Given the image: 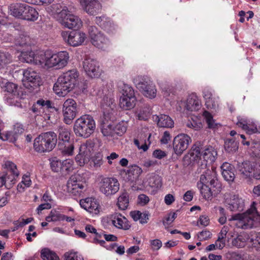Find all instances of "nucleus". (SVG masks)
<instances>
[{
  "label": "nucleus",
  "instance_id": "nucleus-54",
  "mask_svg": "<svg viewBox=\"0 0 260 260\" xmlns=\"http://www.w3.org/2000/svg\"><path fill=\"white\" fill-rule=\"evenodd\" d=\"M5 165L6 168L9 169L14 176H18L19 175L16 165L14 163L10 161H7L5 162Z\"/></svg>",
  "mask_w": 260,
  "mask_h": 260
},
{
  "label": "nucleus",
  "instance_id": "nucleus-58",
  "mask_svg": "<svg viewBox=\"0 0 260 260\" xmlns=\"http://www.w3.org/2000/svg\"><path fill=\"white\" fill-rule=\"evenodd\" d=\"M150 245L153 250H158L162 246V243L158 239H155L150 241Z\"/></svg>",
  "mask_w": 260,
  "mask_h": 260
},
{
  "label": "nucleus",
  "instance_id": "nucleus-56",
  "mask_svg": "<svg viewBox=\"0 0 260 260\" xmlns=\"http://www.w3.org/2000/svg\"><path fill=\"white\" fill-rule=\"evenodd\" d=\"M149 201V198L146 194H141L138 197L137 203L141 206L146 205Z\"/></svg>",
  "mask_w": 260,
  "mask_h": 260
},
{
  "label": "nucleus",
  "instance_id": "nucleus-36",
  "mask_svg": "<svg viewBox=\"0 0 260 260\" xmlns=\"http://www.w3.org/2000/svg\"><path fill=\"white\" fill-rule=\"evenodd\" d=\"M86 74L91 78H98L102 73L100 66H83Z\"/></svg>",
  "mask_w": 260,
  "mask_h": 260
},
{
  "label": "nucleus",
  "instance_id": "nucleus-31",
  "mask_svg": "<svg viewBox=\"0 0 260 260\" xmlns=\"http://www.w3.org/2000/svg\"><path fill=\"white\" fill-rule=\"evenodd\" d=\"M58 147L63 155L71 156L74 153V145L73 141L58 143Z\"/></svg>",
  "mask_w": 260,
  "mask_h": 260
},
{
  "label": "nucleus",
  "instance_id": "nucleus-50",
  "mask_svg": "<svg viewBox=\"0 0 260 260\" xmlns=\"http://www.w3.org/2000/svg\"><path fill=\"white\" fill-rule=\"evenodd\" d=\"M205 105L208 109L216 110L218 107V102L217 99L212 97L206 100Z\"/></svg>",
  "mask_w": 260,
  "mask_h": 260
},
{
  "label": "nucleus",
  "instance_id": "nucleus-37",
  "mask_svg": "<svg viewBox=\"0 0 260 260\" xmlns=\"http://www.w3.org/2000/svg\"><path fill=\"white\" fill-rule=\"evenodd\" d=\"M249 237L247 234L243 233L238 235L232 241V244L237 247H243Z\"/></svg>",
  "mask_w": 260,
  "mask_h": 260
},
{
  "label": "nucleus",
  "instance_id": "nucleus-10",
  "mask_svg": "<svg viewBox=\"0 0 260 260\" xmlns=\"http://www.w3.org/2000/svg\"><path fill=\"white\" fill-rule=\"evenodd\" d=\"M118 180L113 177L103 178L99 183L100 191L107 197L115 194L119 189Z\"/></svg>",
  "mask_w": 260,
  "mask_h": 260
},
{
  "label": "nucleus",
  "instance_id": "nucleus-2",
  "mask_svg": "<svg viewBox=\"0 0 260 260\" xmlns=\"http://www.w3.org/2000/svg\"><path fill=\"white\" fill-rule=\"evenodd\" d=\"M79 73L76 70H71L60 75L53 86L56 94L63 96L73 90L76 84Z\"/></svg>",
  "mask_w": 260,
  "mask_h": 260
},
{
  "label": "nucleus",
  "instance_id": "nucleus-7",
  "mask_svg": "<svg viewBox=\"0 0 260 260\" xmlns=\"http://www.w3.org/2000/svg\"><path fill=\"white\" fill-rule=\"evenodd\" d=\"M88 33L92 44L102 50H105L110 45L109 39L94 26H90Z\"/></svg>",
  "mask_w": 260,
  "mask_h": 260
},
{
  "label": "nucleus",
  "instance_id": "nucleus-11",
  "mask_svg": "<svg viewBox=\"0 0 260 260\" xmlns=\"http://www.w3.org/2000/svg\"><path fill=\"white\" fill-rule=\"evenodd\" d=\"M78 112L76 102L72 99H68L64 102L62 113L64 122L67 124L72 123Z\"/></svg>",
  "mask_w": 260,
  "mask_h": 260
},
{
  "label": "nucleus",
  "instance_id": "nucleus-60",
  "mask_svg": "<svg viewBox=\"0 0 260 260\" xmlns=\"http://www.w3.org/2000/svg\"><path fill=\"white\" fill-rule=\"evenodd\" d=\"M229 231V227L228 226H224L218 234V238L219 240H224L226 237V234Z\"/></svg>",
  "mask_w": 260,
  "mask_h": 260
},
{
  "label": "nucleus",
  "instance_id": "nucleus-12",
  "mask_svg": "<svg viewBox=\"0 0 260 260\" xmlns=\"http://www.w3.org/2000/svg\"><path fill=\"white\" fill-rule=\"evenodd\" d=\"M92 144L87 141L80 145L79 153L76 157V161L80 166L88 162L93 151Z\"/></svg>",
  "mask_w": 260,
  "mask_h": 260
},
{
  "label": "nucleus",
  "instance_id": "nucleus-61",
  "mask_svg": "<svg viewBox=\"0 0 260 260\" xmlns=\"http://www.w3.org/2000/svg\"><path fill=\"white\" fill-rule=\"evenodd\" d=\"M199 223L201 225L206 226L209 223V218L207 216L202 215L199 218Z\"/></svg>",
  "mask_w": 260,
  "mask_h": 260
},
{
  "label": "nucleus",
  "instance_id": "nucleus-8",
  "mask_svg": "<svg viewBox=\"0 0 260 260\" xmlns=\"http://www.w3.org/2000/svg\"><path fill=\"white\" fill-rule=\"evenodd\" d=\"M255 203L253 202L250 209L246 213L238 214L234 216L233 219L237 220V226L243 229H247L252 228L254 224L253 214L256 211Z\"/></svg>",
  "mask_w": 260,
  "mask_h": 260
},
{
  "label": "nucleus",
  "instance_id": "nucleus-24",
  "mask_svg": "<svg viewBox=\"0 0 260 260\" xmlns=\"http://www.w3.org/2000/svg\"><path fill=\"white\" fill-rule=\"evenodd\" d=\"M216 180V173L215 171L212 168L211 170L207 169L205 171L203 172V174L201 175L200 181L198 183L215 186V183Z\"/></svg>",
  "mask_w": 260,
  "mask_h": 260
},
{
  "label": "nucleus",
  "instance_id": "nucleus-49",
  "mask_svg": "<svg viewBox=\"0 0 260 260\" xmlns=\"http://www.w3.org/2000/svg\"><path fill=\"white\" fill-rule=\"evenodd\" d=\"M2 88L7 93H18L17 85L12 82H7Z\"/></svg>",
  "mask_w": 260,
  "mask_h": 260
},
{
  "label": "nucleus",
  "instance_id": "nucleus-18",
  "mask_svg": "<svg viewBox=\"0 0 260 260\" xmlns=\"http://www.w3.org/2000/svg\"><path fill=\"white\" fill-rule=\"evenodd\" d=\"M83 10L90 15H97L102 9V5L98 0H80Z\"/></svg>",
  "mask_w": 260,
  "mask_h": 260
},
{
  "label": "nucleus",
  "instance_id": "nucleus-43",
  "mask_svg": "<svg viewBox=\"0 0 260 260\" xmlns=\"http://www.w3.org/2000/svg\"><path fill=\"white\" fill-rule=\"evenodd\" d=\"M197 186L200 190L201 193L205 199L208 200L212 197V193L209 187L210 185L198 183Z\"/></svg>",
  "mask_w": 260,
  "mask_h": 260
},
{
  "label": "nucleus",
  "instance_id": "nucleus-17",
  "mask_svg": "<svg viewBox=\"0 0 260 260\" xmlns=\"http://www.w3.org/2000/svg\"><path fill=\"white\" fill-rule=\"evenodd\" d=\"M225 202L231 211H242L243 210L244 200L238 194L225 195Z\"/></svg>",
  "mask_w": 260,
  "mask_h": 260
},
{
  "label": "nucleus",
  "instance_id": "nucleus-6",
  "mask_svg": "<svg viewBox=\"0 0 260 260\" xmlns=\"http://www.w3.org/2000/svg\"><path fill=\"white\" fill-rule=\"evenodd\" d=\"M134 83L145 96L150 99L156 97V86L150 77L145 75L137 76L134 79Z\"/></svg>",
  "mask_w": 260,
  "mask_h": 260
},
{
  "label": "nucleus",
  "instance_id": "nucleus-25",
  "mask_svg": "<svg viewBox=\"0 0 260 260\" xmlns=\"http://www.w3.org/2000/svg\"><path fill=\"white\" fill-rule=\"evenodd\" d=\"M254 164V162L246 161L242 163H239L238 165L237 169L243 178H251L252 171Z\"/></svg>",
  "mask_w": 260,
  "mask_h": 260
},
{
  "label": "nucleus",
  "instance_id": "nucleus-64",
  "mask_svg": "<svg viewBox=\"0 0 260 260\" xmlns=\"http://www.w3.org/2000/svg\"><path fill=\"white\" fill-rule=\"evenodd\" d=\"M106 101L107 103L106 105L109 107V109H108V111H109L110 110H113L116 107L114 99L111 98H107Z\"/></svg>",
  "mask_w": 260,
  "mask_h": 260
},
{
  "label": "nucleus",
  "instance_id": "nucleus-4",
  "mask_svg": "<svg viewBox=\"0 0 260 260\" xmlns=\"http://www.w3.org/2000/svg\"><path fill=\"white\" fill-rule=\"evenodd\" d=\"M95 127V122L92 116L84 115L76 120L73 129L77 136L86 139L94 133Z\"/></svg>",
  "mask_w": 260,
  "mask_h": 260
},
{
  "label": "nucleus",
  "instance_id": "nucleus-21",
  "mask_svg": "<svg viewBox=\"0 0 260 260\" xmlns=\"http://www.w3.org/2000/svg\"><path fill=\"white\" fill-rule=\"evenodd\" d=\"M63 26L69 29H78L82 25L81 19L77 16L68 12L59 22Z\"/></svg>",
  "mask_w": 260,
  "mask_h": 260
},
{
  "label": "nucleus",
  "instance_id": "nucleus-33",
  "mask_svg": "<svg viewBox=\"0 0 260 260\" xmlns=\"http://www.w3.org/2000/svg\"><path fill=\"white\" fill-rule=\"evenodd\" d=\"M70 135V132L68 128L64 126L59 127L58 129V143L71 141Z\"/></svg>",
  "mask_w": 260,
  "mask_h": 260
},
{
  "label": "nucleus",
  "instance_id": "nucleus-38",
  "mask_svg": "<svg viewBox=\"0 0 260 260\" xmlns=\"http://www.w3.org/2000/svg\"><path fill=\"white\" fill-rule=\"evenodd\" d=\"M64 260H84L83 255L73 249L66 252L63 254Z\"/></svg>",
  "mask_w": 260,
  "mask_h": 260
},
{
  "label": "nucleus",
  "instance_id": "nucleus-29",
  "mask_svg": "<svg viewBox=\"0 0 260 260\" xmlns=\"http://www.w3.org/2000/svg\"><path fill=\"white\" fill-rule=\"evenodd\" d=\"M95 21L98 25L108 32H112L115 28L113 23L105 16L96 17Z\"/></svg>",
  "mask_w": 260,
  "mask_h": 260
},
{
  "label": "nucleus",
  "instance_id": "nucleus-62",
  "mask_svg": "<svg viewBox=\"0 0 260 260\" xmlns=\"http://www.w3.org/2000/svg\"><path fill=\"white\" fill-rule=\"evenodd\" d=\"M98 63L96 60L90 57L86 56L83 61V65H93Z\"/></svg>",
  "mask_w": 260,
  "mask_h": 260
},
{
  "label": "nucleus",
  "instance_id": "nucleus-40",
  "mask_svg": "<svg viewBox=\"0 0 260 260\" xmlns=\"http://www.w3.org/2000/svg\"><path fill=\"white\" fill-rule=\"evenodd\" d=\"M41 256L44 260H59V257L54 252L47 248L42 250Z\"/></svg>",
  "mask_w": 260,
  "mask_h": 260
},
{
  "label": "nucleus",
  "instance_id": "nucleus-59",
  "mask_svg": "<svg viewBox=\"0 0 260 260\" xmlns=\"http://www.w3.org/2000/svg\"><path fill=\"white\" fill-rule=\"evenodd\" d=\"M227 260H244L241 255L235 252L229 253L226 255Z\"/></svg>",
  "mask_w": 260,
  "mask_h": 260
},
{
  "label": "nucleus",
  "instance_id": "nucleus-47",
  "mask_svg": "<svg viewBox=\"0 0 260 260\" xmlns=\"http://www.w3.org/2000/svg\"><path fill=\"white\" fill-rule=\"evenodd\" d=\"M12 60V56L8 52L0 51V65L9 64Z\"/></svg>",
  "mask_w": 260,
  "mask_h": 260
},
{
  "label": "nucleus",
  "instance_id": "nucleus-53",
  "mask_svg": "<svg viewBox=\"0 0 260 260\" xmlns=\"http://www.w3.org/2000/svg\"><path fill=\"white\" fill-rule=\"evenodd\" d=\"M224 179L229 182H233L235 179L234 168L226 172H222Z\"/></svg>",
  "mask_w": 260,
  "mask_h": 260
},
{
  "label": "nucleus",
  "instance_id": "nucleus-63",
  "mask_svg": "<svg viewBox=\"0 0 260 260\" xmlns=\"http://www.w3.org/2000/svg\"><path fill=\"white\" fill-rule=\"evenodd\" d=\"M50 214L52 217L53 221H57L61 220L62 214L59 213L55 210H51Z\"/></svg>",
  "mask_w": 260,
  "mask_h": 260
},
{
  "label": "nucleus",
  "instance_id": "nucleus-1",
  "mask_svg": "<svg viewBox=\"0 0 260 260\" xmlns=\"http://www.w3.org/2000/svg\"><path fill=\"white\" fill-rule=\"evenodd\" d=\"M69 59V53L66 51H61L57 54H52L47 50L40 51L37 54L29 50L21 51L19 60L23 63H31L36 65H66Z\"/></svg>",
  "mask_w": 260,
  "mask_h": 260
},
{
  "label": "nucleus",
  "instance_id": "nucleus-39",
  "mask_svg": "<svg viewBox=\"0 0 260 260\" xmlns=\"http://www.w3.org/2000/svg\"><path fill=\"white\" fill-rule=\"evenodd\" d=\"M4 100L5 103L9 106H18L19 100L18 93H6Z\"/></svg>",
  "mask_w": 260,
  "mask_h": 260
},
{
  "label": "nucleus",
  "instance_id": "nucleus-44",
  "mask_svg": "<svg viewBox=\"0 0 260 260\" xmlns=\"http://www.w3.org/2000/svg\"><path fill=\"white\" fill-rule=\"evenodd\" d=\"M119 88L122 93L121 96H135L134 89L129 85L122 83L119 84Z\"/></svg>",
  "mask_w": 260,
  "mask_h": 260
},
{
  "label": "nucleus",
  "instance_id": "nucleus-57",
  "mask_svg": "<svg viewBox=\"0 0 260 260\" xmlns=\"http://www.w3.org/2000/svg\"><path fill=\"white\" fill-rule=\"evenodd\" d=\"M92 161L93 163V166L97 168H99L103 164V158L101 154H96L93 158Z\"/></svg>",
  "mask_w": 260,
  "mask_h": 260
},
{
  "label": "nucleus",
  "instance_id": "nucleus-22",
  "mask_svg": "<svg viewBox=\"0 0 260 260\" xmlns=\"http://www.w3.org/2000/svg\"><path fill=\"white\" fill-rule=\"evenodd\" d=\"M24 84L27 88L29 86L34 88L40 86L41 78L37 73L28 69L23 72Z\"/></svg>",
  "mask_w": 260,
  "mask_h": 260
},
{
  "label": "nucleus",
  "instance_id": "nucleus-26",
  "mask_svg": "<svg viewBox=\"0 0 260 260\" xmlns=\"http://www.w3.org/2000/svg\"><path fill=\"white\" fill-rule=\"evenodd\" d=\"M145 183L155 190L159 189L162 186L161 178L154 174H148L146 177Z\"/></svg>",
  "mask_w": 260,
  "mask_h": 260
},
{
  "label": "nucleus",
  "instance_id": "nucleus-20",
  "mask_svg": "<svg viewBox=\"0 0 260 260\" xmlns=\"http://www.w3.org/2000/svg\"><path fill=\"white\" fill-rule=\"evenodd\" d=\"M110 222L116 228L124 231L129 230L131 226L128 219L119 213L112 214L111 216Z\"/></svg>",
  "mask_w": 260,
  "mask_h": 260
},
{
  "label": "nucleus",
  "instance_id": "nucleus-32",
  "mask_svg": "<svg viewBox=\"0 0 260 260\" xmlns=\"http://www.w3.org/2000/svg\"><path fill=\"white\" fill-rule=\"evenodd\" d=\"M136 101L135 96H121L119 105L121 108L124 110H129L134 107Z\"/></svg>",
  "mask_w": 260,
  "mask_h": 260
},
{
  "label": "nucleus",
  "instance_id": "nucleus-27",
  "mask_svg": "<svg viewBox=\"0 0 260 260\" xmlns=\"http://www.w3.org/2000/svg\"><path fill=\"white\" fill-rule=\"evenodd\" d=\"M155 121L159 127L165 128H172L174 126V121L168 115L160 114L153 116Z\"/></svg>",
  "mask_w": 260,
  "mask_h": 260
},
{
  "label": "nucleus",
  "instance_id": "nucleus-48",
  "mask_svg": "<svg viewBox=\"0 0 260 260\" xmlns=\"http://www.w3.org/2000/svg\"><path fill=\"white\" fill-rule=\"evenodd\" d=\"M203 116L206 119V121L209 128H214L217 124L215 122L212 115L208 111H204Z\"/></svg>",
  "mask_w": 260,
  "mask_h": 260
},
{
  "label": "nucleus",
  "instance_id": "nucleus-28",
  "mask_svg": "<svg viewBox=\"0 0 260 260\" xmlns=\"http://www.w3.org/2000/svg\"><path fill=\"white\" fill-rule=\"evenodd\" d=\"M201 102L196 94H192L188 96L185 107L188 111H198L201 108Z\"/></svg>",
  "mask_w": 260,
  "mask_h": 260
},
{
  "label": "nucleus",
  "instance_id": "nucleus-35",
  "mask_svg": "<svg viewBox=\"0 0 260 260\" xmlns=\"http://www.w3.org/2000/svg\"><path fill=\"white\" fill-rule=\"evenodd\" d=\"M117 205L119 209L124 210L126 209L129 205L128 194L126 191H123L117 199Z\"/></svg>",
  "mask_w": 260,
  "mask_h": 260
},
{
  "label": "nucleus",
  "instance_id": "nucleus-15",
  "mask_svg": "<svg viewBox=\"0 0 260 260\" xmlns=\"http://www.w3.org/2000/svg\"><path fill=\"white\" fill-rule=\"evenodd\" d=\"M24 132L23 125L16 123L13 125V129L0 133V138L3 141H8L11 143H15L19 136Z\"/></svg>",
  "mask_w": 260,
  "mask_h": 260
},
{
  "label": "nucleus",
  "instance_id": "nucleus-51",
  "mask_svg": "<svg viewBox=\"0 0 260 260\" xmlns=\"http://www.w3.org/2000/svg\"><path fill=\"white\" fill-rule=\"evenodd\" d=\"M186 126L189 128H191L195 130L200 129L203 126L202 123L200 120H196L194 119L188 121Z\"/></svg>",
  "mask_w": 260,
  "mask_h": 260
},
{
  "label": "nucleus",
  "instance_id": "nucleus-9",
  "mask_svg": "<svg viewBox=\"0 0 260 260\" xmlns=\"http://www.w3.org/2000/svg\"><path fill=\"white\" fill-rule=\"evenodd\" d=\"M192 154L196 155L197 157L203 159L205 161V167H208V165L212 164L215 161L217 155V151L211 146H207L203 148L197 147L193 149Z\"/></svg>",
  "mask_w": 260,
  "mask_h": 260
},
{
  "label": "nucleus",
  "instance_id": "nucleus-23",
  "mask_svg": "<svg viewBox=\"0 0 260 260\" xmlns=\"http://www.w3.org/2000/svg\"><path fill=\"white\" fill-rule=\"evenodd\" d=\"M81 207L93 214H98L100 212V205L98 201L93 198H87L80 201Z\"/></svg>",
  "mask_w": 260,
  "mask_h": 260
},
{
  "label": "nucleus",
  "instance_id": "nucleus-42",
  "mask_svg": "<svg viewBox=\"0 0 260 260\" xmlns=\"http://www.w3.org/2000/svg\"><path fill=\"white\" fill-rule=\"evenodd\" d=\"M224 149L229 153L235 152L238 149V144L233 139H227L224 142Z\"/></svg>",
  "mask_w": 260,
  "mask_h": 260
},
{
  "label": "nucleus",
  "instance_id": "nucleus-30",
  "mask_svg": "<svg viewBox=\"0 0 260 260\" xmlns=\"http://www.w3.org/2000/svg\"><path fill=\"white\" fill-rule=\"evenodd\" d=\"M53 9L55 13V18L59 23L61 21V19H62L64 16H66L68 12H70L69 9L63 4L54 5Z\"/></svg>",
  "mask_w": 260,
  "mask_h": 260
},
{
  "label": "nucleus",
  "instance_id": "nucleus-16",
  "mask_svg": "<svg viewBox=\"0 0 260 260\" xmlns=\"http://www.w3.org/2000/svg\"><path fill=\"white\" fill-rule=\"evenodd\" d=\"M32 112L38 115L45 113L46 115H49L48 112L56 111L54 107L52 106L51 102L49 100L40 99L34 104L31 108Z\"/></svg>",
  "mask_w": 260,
  "mask_h": 260
},
{
  "label": "nucleus",
  "instance_id": "nucleus-45",
  "mask_svg": "<svg viewBox=\"0 0 260 260\" xmlns=\"http://www.w3.org/2000/svg\"><path fill=\"white\" fill-rule=\"evenodd\" d=\"M62 172L66 174L71 172L74 169V161L72 159H68L62 161Z\"/></svg>",
  "mask_w": 260,
  "mask_h": 260
},
{
  "label": "nucleus",
  "instance_id": "nucleus-55",
  "mask_svg": "<svg viewBox=\"0 0 260 260\" xmlns=\"http://www.w3.org/2000/svg\"><path fill=\"white\" fill-rule=\"evenodd\" d=\"M260 179V165L254 162L253 168L252 171L251 178Z\"/></svg>",
  "mask_w": 260,
  "mask_h": 260
},
{
  "label": "nucleus",
  "instance_id": "nucleus-19",
  "mask_svg": "<svg viewBox=\"0 0 260 260\" xmlns=\"http://www.w3.org/2000/svg\"><path fill=\"white\" fill-rule=\"evenodd\" d=\"M81 177L79 175L72 176L67 183L68 191L73 193H80L82 192L86 187L85 182L81 181Z\"/></svg>",
  "mask_w": 260,
  "mask_h": 260
},
{
  "label": "nucleus",
  "instance_id": "nucleus-52",
  "mask_svg": "<svg viewBox=\"0 0 260 260\" xmlns=\"http://www.w3.org/2000/svg\"><path fill=\"white\" fill-rule=\"evenodd\" d=\"M126 123L124 122L119 123L114 127V132L118 135L121 136L126 131Z\"/></svg>",
  "mask_w": 260,
  "mask_h": 260
},
{
  "label": "nucleus",
  "instance_id": "nucleus-46",
  "mask_svg": "<svg viewBox=\"0 0 260 260\" xmlns=\"http://www.w3.org/2000/svg\"><path fill=\"white\" fill-rule=\"evenodd\" d=\"M50 167L55 172L62 171V161L57 157H53L50 160Z\"/></svg>",
  "mask_w": 260,
  "mask_h": 260
},
{
  "label": "nucleus",
  "instance_id": "nucleus-41",
  "mask_svg": "<svg viewBox=\"0 0 260 260\" xmlns=\"http://www.w3.org/2000/svg\"><path fill=\"white\" fill-rule=\"evenodd\" d=\"M237 125L246 131L247 133L251 134L256 133H260V127L259 129H257L255 126H251L250 125H248L245 121H239L237 123Z\"/></svg>",
  "mask_w": 260,
  "mask_h": 260
},
{
  "label": "nucleus",
  "instance_id": "nucleus-14",
  "mask_svg": "<svg viewBox=\"0 0 260 260\" xmlns=\"http://www.w3.org/2000/svg\"><path fill=\"white\" fill-rule=\"evenodd\" d=\"M191 138L186 134H180L176 136L173 141V149L177 155L181 154L191 142Z\"/></svg>",
  "mask_w": 260,
  "mask_h": 260
},
{
  "label": "nucleus",
  "instance_id": "nucleus-5",
  "mask_svg": "<svg viewBox=\"0 0 260 260\" xmlns=\"http://www.w3.org/2000/svg\"><path fill=\"white\" fill-rule=\"evenodd\" d=\"M57 141L55 133L51 131L43 133L35 139L34 148L38 152H49L55 148Z\"/></svg>",
  "mask_w": 260,
  "mask_h": 260
},
{
  "label": "nucleus",
  "instance_id": "nucleus-34",
  "mask_svg": "<svg viewBox=\"0 0 260 260\" xmlns=\"http://www.w3.org/2000/svg\"><path fill=\"white\" fill-rule=\"evenodd\" d=\"M142 172V169L137 165L132 166L127 170L128 179L132 182L136 180Z\"/></svg>",
  "mask_w": 260,
  "mask_h": 260
},
{
  "label": "nucleus",
  "instance_id": "nucleus-13",
  "mask_svg": "<svg viewBox=\"0 0 260 260\" xmlns=\"http://www.w3.org/2000/svg\"><path fill=\"white\" fill-rule=\"evenodd\" d=\"M61 36L65 41L73 46L81 45L86 38L85 34L79 31H62Z\"/></svg>",
  "mask_w": 260,
  "mask_h": 260
},
{
  "label": "nucleus",
  "instance_id": "nucleus-3",
  "mask_svg": "<svg viewBox=\"0 0 260 260\" xmlns=\"http://www.w3.org/2000/svg\"><path fill=\"white\" fill-rule=\"evenodd\" d=\"M11 15L21 19L35 21L39 17V13L34 7L24 3H13L9 7Z\"/></svg>",
  "mask_w": 260,
  "mask_h": 260
}]
</instances>
